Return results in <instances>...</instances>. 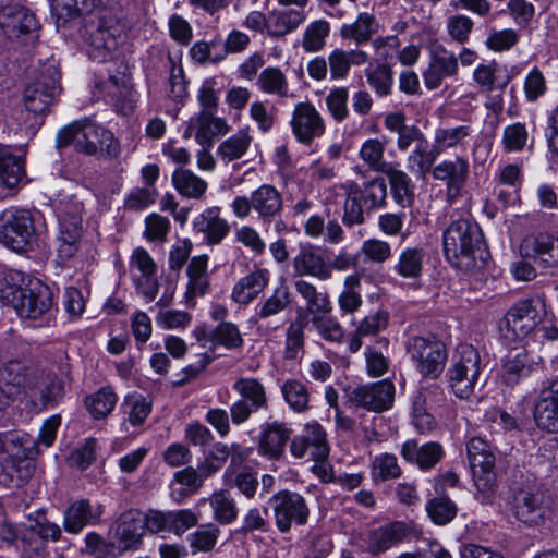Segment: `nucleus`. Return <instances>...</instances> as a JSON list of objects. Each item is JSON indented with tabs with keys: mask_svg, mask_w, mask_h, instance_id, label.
Instances as JSON below:
<instances>
[{
	"mask_svg": "<svg viewBox=\"0 0 558 558\" xmlns=\"http://www.w3.org/2000/svg\"><path fill=\"white\" fill-rule=\"evenodd\" d=\"M193 227L211 245L219 244L230 231L227 220L220 216L219 207L205 209L194 219Z\"/></svg>",
	"mask_w": 558,
	"mask_h": 558,
	"instance_id": "29",
	"label": "nucleus"
},
{
	"mask_svg": "<svg viewBox=\"0 0 558 558\" xmlns=\"http://www.w3.org/2000/svg\"><path fill=\"white\" fill-rule=\"evenodd\" d=\"M254 211L263 221L280 216L283 209L281 193L271 184H262L251 193Z\"/></svg>",
	"mask_w": 558,
	"mask_h": 558,
	"instance_id": "30",
	"label": "nucleus"
},
{
	"mask_svg": "<svg viewBox=\"0 0 558 558\" xmlns=\"http://www.w3.org/2000/svg\"><path fill=\"white\" fill-rule=\"evenodd\" d=\"M37 372L38 368L22 361L10 360L0 366V380L5 389L14 390V395L17 396L22 390L29 391Z\"/></svg>",
	"mask_w": 558,
	"mask_h": 558,
	"instance_id": "26",
	"label": "nucleus"
},
{
	"mask_svg": "<svg viewBox=\"0 0 558 558\" xmlns=\"http://www.w3.org/2000/svg\"><path fill=\"white\" fill-rule=\"evenodd\" d=\"M311 449V459L324 461L329 454V446L326 440V433L318 423L307 424L304 434L301 435Z\"/></svg>",
	"mask_w": 558,
	"mask_h": 558,
	"instance_id": "58",
	"label": "nucleus"
},
{
	"mask_svg": "<svg viewBox=\"0 0 558 558\" xmlns=\"http://www.w3.org/2000/svg\"><path fill=\"white\" fill-rule=\"evenodd\" d=\"M407 536V525L402 522H392L371 532L367 542V551L374 556L385 553L392 546L401 543Z\"/></svg>",
	"mask_w": 558,
	"mask_h": 558,
	"instance_id": "32",
	"label": "nucleus"
},
{
	"mask_svg": "<svg viewBox=\"0 0 558 558\" xmlns=\"http://www.w3.org/2000/svg\"><path fill=\"white\" fill-rule=\"evenodd\" d=\"M102 512L101 505L93 506L88 499L72 501L63 512V529L70 534H80L86 526L97 524Z\"/></svg>",
	"mask_w": 558,
	"mask_h": 558,
	"instance_id": "22",
	"label": "nucleus"
},
{
	"mask_svg": "<svg viewBox=\"0 0 558 558\" xmlns=\"http://www.w3.org/2000/svg\"><path fill=\"white\" fill-rule=\"evenodd\" d=\"M232 389L239 395V399L230 405L231 422L234 425L244 424L259 410H268L267 391L259 379L241 377L233 383Z\"/></svg>",
	"mask_w": 558,
	"mask_h": 558,
	"instance_id": "10",
	"label": "nucleus"
},
{
	"mask_svg": "<svg viewBox=\"0 0 558 558\" xmlns=\"http://www.w3.org/2000/svg\"><path fill=\"white\" fill-rule=\"evenodd\" d=\"M252 141L247 131L240 130L219 144L217 156L226 163L241 159L247 153Z\"/></svg>",
	"mask_w": 558,
	"mask_h": 558,
	"instance_id": "48",
	"label": "nucleus"
},
{
	"mask_svg": "<svg viewBox=\"0 0 558 558\" xmlns=\"http://www.w3.org/2000/svg\"><path fill=\"white\" fill-rule=\"evenodd\" d=\"M33 465L23 457L20 439L13 434H0V485L19 487L32 475Z\"/></svg>",
	"mask_w": 558,
	"mask_h": 558,
	"instance_id": "8",
	"label": "nucleus"
},
{
	"mask_svg": "<svg viewBox=\"0 0 558 558\" xmlns=\"http://www.w3.org/2000/svg\"><path fill=\"white\" fill-rule=\"evenodd\" d=\"M368 54L360 49H335L328 56V65L331 80H343L348 76L352 65L360 66L367 62Z\"/></svg>",
	"mask_w": 558,
	"mask_h": 558,
	"instance_id": "33",
	"label": "nucleus"
},
{
	"mask_svg": "<svg viewBox=\"0 0 558 558\" xmlns=\"http://www.w3.org/2000/svg\"><path fill=\"white\" fill-rule=\"evenodd\" d=\"M372 466L374 480H396L402 474L397 457L392 453L386 452L376 456L373 460Z\"/></svg>",
	"mask_w": 558,
	"mask_h": 558,
	"instance_id": "64",
	"label": "nucleus"
},
{
	"mask_svg": "<svg viewBox=\"0 0 558 558\" xmlns=\"http://www.w3.org/2000/svg\"><path fill=\"white\" fill-rule=\"evenodd\" d=\"M349 189L356 192L355 196L363 203L367 213L381 208L386 205L387 185L383 178H375L363 186L351 183Z\"/></svg>",
	"mask_w": 558,
	"mask_h": 558,
	"instance_id": "38",
	"label": "nucleus"
},
{
	"mask_svg": "<svg viewBox=\"0 0 558 558\" xmlns=\"http://www.w3.org/2000/svg\"><path fill=\"white\" fill-rule=\"evenodd\" d=\"M401 457L409 463L417 465L421 470H429L442 458L444 450L438 442H427L422 446L414 439L402 444Z\"/></svg>",
	"mask_w": 558,
	"mask_h": 558,
	"instance_id": "28",
	"label": "nucleus"
},
{
	"mask_svg": "<svg viewBox=\"0 0 558 558\" xmlns=\"http://www.w3.org/2000/svg\"><path fill=\"white\" fill-rule=\"evenodd\" d=\"M207 267L208 256L205 254L194 256L187 265L186 274L189 283L185 295L189 303L195 298L203 296L207 293L209 288Z\"/></svg>",
	"mask_w": 558,
	"mask_h": 558,
	"instance_id": "34",
	"label": "nucleus"
},
{
	"mask_svg": "<svg viewBox=\"0 0 558 558\" xmlns=\"http://www.w3.org/2000/svg\"><path fill=\"white\" fill-rule=\"evenodd\" d=\"M121 408L133 426L143 424L151 411L150 402L141 395L126 396Z\"/></svg>",
	"mask_w": 558,
	"mask_h": 558,
	"instance_id": "61",
	"label": "nucleus"
},
{
	"mask_svg": "<svg viewBox=\"0 0 558 558\" xmlns=\"http://www.w3.org/2000/svg\"><path fill=\"white\" fill-rule=\"evenodd\" d=\"M145 531L143 514L134 509L120 514L109 532L110 545L119 553L137 548Z\"/></svg>",
	"mask_w": 558,
	"mask_h": 558,
	"instance_id": "18",
	"label": "nucleus"
},
{
	"mask_svg": "<svg viewBox=\"0 0 558 558\" xmlns=\"http://www.w3.org/2000/svg\"><path fill=\"white\" fill-rule=\"evenodd\" d=\"M379 29L375 16L368 12L360 13L352 23L343 24L339 29L342 39L353 40L356 45L369 41Z\"/></svg>",
	"mask_w": 558,
	"mask_h": 558,
	"instance_id": "37",
	"label": "nucleus"
},
{
	"mask_svg": "<svg viewBox=\"0 0 558 558\" xmlns=\"http://www.w3.org/2000/svg\"><path fill=\"white\" fill-rule=\"evenodd\" d=\"M466 454L477 498L482 504L489 505L495 498L496 490V459L492 446L481 437L471 438L466 444Z\"/></svg>",
	"mask_w": 558,
	"mask_h": 558,
	"instance_id": "4",
	"label": "nucleus"
},
{
	"mask_svg": "<svg viewBox=\"0 0 558 558\" xmlns=\"http://www.w3.org/2000/svg\"><path fill=\"white\" fill-rule=\"evenodd\" d=\"M413 151L408 156V168L421 177L432 171L433 165L440 155L435 144L429 147L427 137L421 144L413 147Z\"/></svg>",
	"mask_w": 558,
	"mask_h": 558,
	"instance_id": "49",
	"label": "nucleus"
},
{
	"mask_svg": "<svg viewBox=\"0 0 558 558\" xmlns=\"http://www.w3.org/2000/svg\"><path fill=\"white\" fill-rule=\"evenodd\" d=\"M546 316L543 299H526L514 303L505 314L500 324L504 338L515 341L534 333L538 324Z\"/></svg>",
	"mask_w": 558,
	"mask_h": 558,
	"instance_id": "5",
	"label": "nucleus"
},
{
	"mask_svg": "<svg viewBox=\"0 0 558 558\" xmlns=\"http://www.w3.org/2000/svg\"><path fill=\"white\" fill-rule=\"evenodd\" d=\"M256 85L263 93L268 95L281 98L292 96L289 93V83L284 73L276 66L264 69L257 77Z\"/></svg>",
	"mask_w": 558,
	"mask_h": 558,
	"instance_id": "50",
	"label": "nucleus"
},
{
	"mask_svg": "<svg viewBox=\"0 0 558 558\" xmlns=\"http://www.w3.org/2000/svg\"><path fill=\"white\" fill-rule=\"evenodd\" d=\"M426 511L434 523L444 525L454 519L457 507L448 497L439 496L427 502Z\"/></svg>",
	"mask_w": 558,
	"mask_h": 558,
	"instance_id": "62",
	"label": "nucleus"
},
{
	"mask_svg": "<svg viewBox=\"0 0 558 558\" xmlns=\"http://www.w3.org/2000/svg\"><path fill=\"white\" fill-rule=\"evenodd\" d=\"M532 366L524 349L510 350L504 360L502 379L509 385L518 384L523 377L530 375Z\"/></svg>",
	"mask_w": 558,
	"mask_h": 558,
	"instance_id": "43",
	"label": "nucleus"
},
{
	"mask_svg": "<svg viewBox=\"0 0 558 558\" xmlns=\"http://www.w3.org/2000/svg\"><path fill=\"white\" fill-rule=\"evenodd\" d=\"M60 423L61 418L59 415H53L43 423L38 438L33 442V446L25 448L23 447V457L26 459V461L33 459L39 453V445H44L46 448H48L53 444Z\"/></svg>",
	"mask_w": 558,
	"mask_h": 558,
	"instance_id": "60",
	"label": "nucleus"
},
{
	"mask_svg": "<svg viewBox=\"0 0 558 558\" xmlns=\"http://www.w3.org/2000/svg\"><path fill=\"white\" fill-rule=\"evenodd\" d=\"M23 276L9 271L0 278V300L11 305L22 318L45 317L52 310L53 295L48 286L39 280H31L22 287Z\"/></svg>",
	"mask_w": 558,
	"mask_h": 558,
	"instance_id": "2",
	"label": "nucleus"
},
{
	"mask_svg": "<svg viewBox=\"0 0 558 558\" xmlns=\"http://www.w3.org/2000/svg\"><path fill=\"white\" fill-rule=\"evenodd\" d=\"M511 508L514 517L527 525L539 524L549 512L544 494L535 486L514 489Z\"/></svg>",
	"mask_w": 558,
	"mask_h": 558,
	"instance_id": "16",
	"label": "nucleus"
},
{
	"mask_svg": "<svg viewBox=\"0 0 558 558\" xmlns=\"http://www.w3.org/2000/svg\"><path fill=\"white\" fill-rule=\"evenodd\" d=\"M458 70L456 54L441 45H435L430 48L428 68L423 73L424 84L429 90L436 89L446 78L456 76Z\"/></svg>",
	"mask_w": 558,
	"mask_h": 558,
	"instance_id": "20",
	"label": "nucleus"
},
{
	"mask_svg": "<svg viewBox=\"0 0 558 558\" xmlns=\"http://www.w3.org/2000/svg\"><path fill=\"white\" fill-rule=\"evenodd\" d=\"M291 303V293L289 288L280 284L272 294L259 302L255 313L256 322L267 320L282 313Z\"/></svg>",
	"mask_w": 558,
	"mask_h": 558,
	"instance_id": "47",
	"label": "nucleus"
},
{
	"mask_svg": "<svg viewBox=\"0 0 558 558\" xmlns=\"http://www.w3.org/2000/svg\"><path fill=\"white\" fill-rule=\"evenodd\" d=\"M407 350L423 376L436 378L442 373L447 352L441 341L435 338L413 337L409 340Z\"/></svg>",
	"mask_w": 558,
	"mask_h": 558,
	"instance_id": "13",
	"label": "nucleus"
},
{
	"mask_svg": "<svg viewBox=\"0 0 558 558\" xmlns=\"http://www.w3.org/2000/svg\"><path fill=\"white\" fill-rule=\"evenodd\" d=\"M291 429L284 423L267 422L262 425L258 450L269 458L279 459L291 437Z\"/></svg>",
	"mask_w": 558,
	"mask_h": 558,
	"instance_id": "27",
	"label": "nucleus"
},
{
	"mask_svg": "<svg viewBox=\"0 0 558 558\" xmlns=\"http://www.w3.org/2000/svg\"><path fill=\"white\" fill-rule=\"evenodd\" d=\"M329 32L330 26L327 21L317 20L310 23L303 34L302 48L311 53L323 50Z\"/></svg>",
	"mask_w": 558,
	"mask_h": 558,
	"instance_id": "57",
	"label": "nucleus"
},
{
	"mask_svg": "<svg viewBox=\"0 0 558 558\" xmlns=\"http://www.w3.org/2000/svg\"><path fill=\"white\" fill-rule=\"evenodd\" d=\"M349 89L344 86L333 87L325 97L328 113L337 123L343 122L350 116Z\"/></svg>",
	"mask_w": 558,
	"mask_h": 558,
	"instance_id": "56",
	"label": "nucleus"
},
{
	"mask_svg": "<svg viewBox=\"0 0 558 558\" xmlns=\"http://www.w3.org/2000/svg\"><path fill=\"white\" fill-rule=\"evenodd\" d=\"M214 519L220 524H231L238 518V507L234 499L223 490L214 493L209 498Z\"/></svg>",
	"mask_w": 558,
	"mask_h": 558,
	"instance_id": "54",
	"label": "nucleus"
},
{
	"mask_svg": "<svg viewBox=\"0 0 558 558\" xmlns=\"http://www.w3.org/2000/svg\"><path fill=\"white\" fill-rule=\"evenodd\" d=\"M432 175L437 181L446 182V195L448 202H453L461 195L468 174L469 162L459 156L446 159L433 167Z\"/></svg>",
	"mask_w": 558,
	"mask_h": 558,
	"instance_id": "21",
	"label": "nucleus"
},
{
	"mask_svg": "<svg viewBox=\"0 0 558 558\" xmlns=\"http://www.w3.org/2000/svg\"><path fill=\"white\" fill-rule=\"evenodd\" d=\"M192 125L196 126L195 141L202 146H213L216 136L225 135L230 126L225 119L215 117L211 111L202 110L192 118Z\"/></svg>",
	"mask_w": 558,
	"mask_h": 558,
	"instance_id": "31",
	"label": "nucleus"
},
{
	"mask_svg": "<svg viewBox=\"0 0 558 558\" xmlns=\"http://www.w3.org/2000/svg\"><path fill=\"white\" fill-rule=\"evenodd\" d=\"M482 373V361L477 350L468 343L459 344L447 377L452 392L460 399H469Z\"/></svg>",
	"mask_w": 558,
	"mask_h": 558,
	"instance_id": "6",
	"label": "nucleus"
},
{
	"mask_svg": "<svg viewBox=\"0 0 558 558\" xmlns=\"http://www.w3.org/2000/svg\"><path fill=\"white\" fill-rule=\"evenodd\" d=\"M281 393L291 410L303 413L310 408V392L305 384L298 379H288L281 386Z\"/></svg>",
	"mask_w": 558,
	"mask_h": 558,
	"instance_id": "52",
	"label": "nucleus"
},
{
	"mask_svg": "<svg viewBox=\"0 0 558 558\" xmlns=\"http://www.w3.org/2000/svg\"><path fill=\"white\" fill-rule=\"evenodd\" d=\"M425 253L420 247H407L398 256L393 270L404 279H418L423 272Z\"/></svg>",
	"mask_w": 558,
	"mask_h": 558,
	"instance_id": "46",
	"label": "nucleus"
},
{
	"mask_svg": "<svg viewBox=\"0 0 558 558\" xmlns=\"http://www.w3.org/2000/svg\"><path fill=\"white\" fill-rule=\"evenodd\" d=\"M442 246L448 263L464 272L484 269L490 258L482 229L469 217L452 219L442 232Z\"/></svg>",
	"mask_w": 558,
	"mask_h": 558,
	"instance_id": "1",
	"label": "nucleus"
},
{
	"mask_svg": "<svg viewBox=\"0 0 558 558\" xmlns=\"http://www.w3.org/2000/svg\"><path fill=\"white\" fill-rule=\"evenodd\" d=\"M306 20L302 9H283L270 15L268 34L271 37H283L295 31Z\"/></svg>",
	"mask_w": 558,
	"mask_h": 558,
	"instance_id": "42",
	"label": "nucleus"
},
{
	"mask_svg": "<svg viewBox=\"0 0 558 558\" xmlns=\"http://www.w3.org/2000/svg\"><path fill=\"white\" fill-rule=\"evenodd\" d=\"M384 126L397 135V148L401 153L408 151L426 138L424 132L415 124H408L404 113L390 112L384 118Z\"/></svg>",
	"mask_w": 558,
	"mask_h": 558,
	"instance_id": "24",
	"label": "nucleus"
},
{
	"mask_svg": "<svg viewBox=\"0 0 558 558\" xmlns=\"http://www.w3.org/2000/svg\"><path fill=\"white\" fill-rule=\"evenodd\" d=\"M219 534L220 530L217 525L213 523L202 524L197 527V530L194 533L190 534V546L194 550V553L210 551L215 547Z\"/></svg>",
	"mask_w": 558,
	"mask_h": 558,
	"instance_id": "63",
	"label": "nucleus"
},
{
	"mask_svg": "<svg viewBox=\"0 0 558 558\" xmlns=\"http://www.w3.org/2000/svg\"><path fill=\"white\" fill-rule=\"evenodd\" d=\"M121 31L118 19L109 11L100 9L97 14H90L83 29V37L94 49L90 56L105 61L108 53L118 47Z\"/></svg>",
	"mask_w": 558,
	"mask_h": 558,
	"instance_id": "7",
	"label": "nucleus"
},
{
	"mask_svg": "<svg viewBox=\"0 0 558 558\" xmlns=\"http://www.w3.org/2000/svg\"><path fill=\"white\" fill-rule=\"evenodd\" d=\"M35 240L34 220L27 210L11 207L1 213L0 243L14 252H25Z\"/></svg>",
	"mask_w": 558,
	"mask_h": 558,
	"instance_id": "9",
	"label": "nucleus"
},
{
	"mask_svg": "<svg viewBox=\"0 0 558 558\" xmlns=\"http://www.w3.org/2000/svg\"><path fill=\"white\" fill-rule=\"evenodd\" d=\"M96 0H52L51 10L58 22H68L81 14H92Z\"/></svg>",
	"mask_w": 558,
	"mask_h": 558,
	"instance_id": "51",
	"label": "nucleus"
},
{
	"mask_svg": "<svg viewBox=\"0 0 558 558\" xmlns=\"http://www.w3.org/2000/svg\"><path fill=\"white\" fill-rule=\"evenodd\" d=\"M384 174L387 175L395 202L402 208L414 202V184L409 174L393 165Z\"/></svg>",
	"mask_w": 558,
	"mask_h": 558,
	"instance_id": "40",
	"label": "nucleus"
},
{
	"mask_svg": "<svg viewBox=\"0 0 558 558\" xmlns=\"http://www.w3.org/2000/svg\"><path fill=\"white\" fill-rule=\"evenodd\" d=\"M385 143L377 138H368L362 144L359 156L371 170L383 173L392 166L385 160Z\"/></svg>",
	"mask_w": 558,
	"mask_h": 558,
	"instance_id": "53",
	"label": "nucleus"
},
{
	"mask_svg": "<svg viewBox=\"0 0 558 558\" xmlns=\"http://www.w3.org/2000/svg\"><path fill=\"white\" fill-rule=\"evenodd\" d=\"M328 221L319 215H312L304 223V232L311 239L323 238L325 243L339 244L344 239V232L337 219H330L327 211Z\"/></svg>",
	"mask_w": 558,
	"mask_h": 558,
	"instance_id": "36",
	"label": "nucleus"
},
{
	"mask_svg": "<svg viewBox=\"0 0 558 558\" xmlns=\"http://www.w3.org/2000/svg\"><path fill=\"white\" fill-rule=\"evenodd\" d=\"M534 418L542 429L558 433V378L539 391L534 405Z\"/></svg>",
	"mask_w": 558,
	"mask_h": 558,
	"instance_id": "23",
	"label": "nucleus"
},
{
	"mask_svg": "<svg viewBox=\"0 0 558 558\" xmlns=\"http://www.w3.org/2000/svg\"><path fill=\"white\" fill-rule=\"evenodd\" d=\"M117 395L110 387H105L86 398V407L90 414L99 420L106 417L117 403Z\"/></svg>",
	"mask_w": 558,
	"mask_h": 558,
	"instance_id": "59",
	"label": "nucleus"
},
{
	"mask_svg": "<svg viewBox=\"0 0 558 558\" xmlns=\"http://www.w3.org/2000/svg\"><path fill=\"white\" fill-rule=\"evenodd\" d=\"M39 22L33 11L25 5L12 2L0 9V29L11 40L22 44L38 37Z\"/></svg>",
	"mask_w": 558,
	"mask_h": 558,
	"instance_id": "12",
	"label": "nucleus"
},
{
	"mask_svg": "<svg viewBox=\"0 0 558 558\" xmlns=\"http://www.w3.org/2000/svg\"><path fill=\"white\" fill-rule=\"evenodd\" d=\"M31 392H38L44 407L51 408L58 404L64 395L63 381L52 373L38 369L34 377Z\"/></svg>",
	"mask_w": 558,
	"mask_h": 558,
	"instance_id": "35",
	"label": "nucleus"
},
{
	"mask_svg": "<svg viewBox=\"0 0 558 558\" xmlns=\"http://www.w3.org/2000/svg\"><path fill=\"white\" fill-rule=\"evenodd\" d=\"M25 175V163L11 147H0V185L8 189L17 186Z\"/></svg>",
	"mask_w": 558,
	"mask_h": 558,
	"instance_id": "39",
	"label": "nucleus"
},
{
	"mask_svg": "<svg viewBox=\"0 0 558 558\" xmlns=\"http://www.w3.org/2000/svg\"><path fill=\"white\" fill-rule=\"evenodd\" d=\"M60 71L54 60H49L40 69L38 76L24 90V105L29 112H47L60 92Z\"/></svg>",
	"mask_w": 558,
	"mask_h": 558,
	"instance_id": "11",
	"label": "nucleus"
},
{
	"mask_svg": "<svg viewBox=\"0 0 558 558\" xmlns=\"http://www.w3.org/2000/svg\"><path fill=\"white\" fill-rule=\"evenodd\" d=\"M290 125L296 141L304 145H311L326 132L325 119L310 101H300L294 106Z\"/></svg>",
	"mask_w": 558,
	"mask_h": 558,
	"instance_id": "15",
	"label": "nucleus"
},
{
	"mask_svg": "<svg viewBox=\"0 0 558 558\" xmlns=\"http://www.w3.org/2000/svg\"><path fill=\"white\" fill-rule=\"evenodd\" d=\"M266 270H256L241 278L232 289V300L239 304H248L267 286Z\"/></svg>",
	"mask_w": 558,
	"mask_h": 558,
	"instance_id": "41",
	"label": "nucleus"
},
{
	"mask_svg": "<svg viewBox=\"0 0 558 558\" xmlns=\"http://www.w3.org/2000/svg\"><path fill=\"white\" fill-rule=\"evenodd\" d=\"M275 523L279 532L288 533L293 525H305L310 517V508L305 498L294 492L281 490L271 499Z\"/></svg>",
	"mask_w": 558,
	"mask_h": 558,
	"instance_id": "14",
	"label": "nucleus"
},
{
	"mask_svg": "<svg viewBox=\"0 0 558 558\" xmlns=\"http://www.w3.org/2000/svg\"><path fill=\"white\" fill-rule=\"evenodd\" d=\"M349 400L356 407L373 412L388 410L395 400V386L390 380L360 385L349 393Z\"/></svg>",
	"mask_w": 558,
	"mask_h": 558,
	"instance_id": "19",
	"label": "nucleus"
},
{
	"mask_svg": "<svg viewBox=\"0 0 558 558\" xmlns=\"http://www.w3.org/2000/svg\"><path fill=\"white\" fill-rule=\"evenodd\" d=\"M294 289L305 301L306 311L310 315H313V317L327 314L331 311L328 294L318 291L313 283L304 279H298L294 281Z\"/></svg>",
	"mask_w": 558,
	"mask_h": 558,
	"instance_id": "44",
	"label": "nucleus"
},
{
	"mask_svg": "<svg viewBox=\"0 0 558 558\" xmlns=\"http://www.w3.org/2000/svg\"><path fill=\"white\" fill-rule=\"evenodd\" d=\"M56 146L59 150L73 147L75 151L89 156L101 153L114 157L119 153V144L113 134L87 119L74 121L60 129Z\"/></svg>",
	"mask_w": 558,
	"mask_h": 558,
	"instance_id": "3",
	"label": "nucleus"
},
{
	"mask_svg": "<svg viewBox=\"0 0 558 558\" xmlns=\"http://www.w3.org/2000/svg\"><path fill=\"white\" fill-rule=\"evenodd\" d=\"M520 253L544 269L558 270V231L526 235L520 244Z\"/></svg>",
	"mask_w": 558,
	"mask_h": 558,
	"instance_id": "17",
	"label": "nucleus"
},
{
	"mask_svg": "<svg viewBox=\"0 0 558 558\" xmlns=\"http://www.w3.org/2000/svg\"><path fill=\"white\" fill-rule=\"evenodd\" d=\"M361 277L359 275H350L345 277L343 290L338 296V304L342 313L353 314L362 305V296L360 293Z\"/></svg>",
	"mask_w": 558,
	"mask_h": 558,
	"instance_id": "55",
	"label": "nucleus"
},
{
	"mask_svg": "<svg viewBox=\"0 0 558 558\" xmlns=\"http://www.w3.org/2000/svg\"><path fill=\"white\" fill-rule=\"evenodd\" d=\"M293 270L296 276H310L319 280L331 278L329 264L325 257L312 245L301 246L293 258Z\"/></svg>",
	"mask_w": 558,
	"mask_h": 558,
	"instance_id": "25",
	"label": "nucleus"
},
{
	"mask_svg": "<svg viewBox=\"0 0 558 558\" xmlns=\"http://www.w3.org/2000/svg\"><path fill=\"white\" fill-rule=\"evenodd\" d=\"M172 183L180 195L192 199H201L208 186L205 180L186 169H177L172 174Z\"/></svg>",
	"mask_w": 558,
	"mask_h": 558,
	"instance_id": "45",
	"label": "nucleus"
}]
</instances>
